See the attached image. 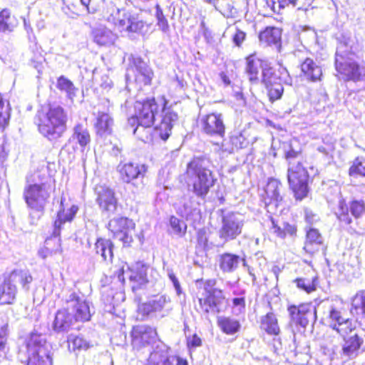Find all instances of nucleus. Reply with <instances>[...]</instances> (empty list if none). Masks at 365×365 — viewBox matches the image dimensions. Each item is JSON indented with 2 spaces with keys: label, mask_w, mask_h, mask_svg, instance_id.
<instances>
[{
  "label": "nucleus",
  "mask_w": 365,
  "mask_h": 365,
  "mask_svg": "<svg viewBox=\"0 0 365 365\" xmlns=\"http://www.w3.org/2000/svg\"><path fill=\"white\" fill-rule=\"evenodd\" d=\"M168 277H169L170 279L172 281V282L177 291V293L178 294H180L181 293V288H180V282H179L178 279H177L176 276L173 273H170L168 274Z\"/></svg>",
  "instance_id": "bf43d9fd"
},
{
  "label": "nucleus",
  "mask_w": 365,
  "mask_h": 365,
  "mask_svg": "<svg viewBox=\"0 0 365 365\" xmlns=\"http://www.w3.org/2000/svg\"><path fill=\"white\" fill-rule=\"evenodd\" d=\"M267 5L273 12L282 14L287 8L296 7L297 10L307 11L311 6V0H267Z\"/></svg>",
  "instance_id": "c85d7f7f"
},
{
  "label": "nucleus",
  "mask_w": 365,
  "mask_h": 365,
  "mask_svg": "<svg viewBox=\"0 0 365 365\" xmlns=\"http://www.w3.org/2000/svg\"><path fill=\"white\" fill-rule=\"evenodd\" d=\"M240 257L238 255L223 253L220 256L219 266L225 272H232L238 265Z\"/></svg>",
  "instance_id": "49530a36"
},
{
  "label": "nucleus",
  "mask_w": 365,
  "mask_h": 365,
  "mask_svg": "<svg viewBox=\"0 0 365 365\" xmlns=\"http://www.w3.org/2000/svg\"><path fill=\"white\" fill-rule=\"evenodd\" d=\"M272 222V232L278 238L286 239L295 237L297 234V226L295 223L285 221L282 224L273 217L270 218Z\"/></svg>",
  "instance_id": "f704fd0d"
},
{
  "label": "nucleus",
  "mask_w": 365,
  "mask_h": 365,
  "mask_svg": "<svg viewBox=\"0 0 365 365\" xmlns=\"http://www.w3.org/2000/svg\"><path fill=\"white\" fill-rule=\"evenodd\" d=\"M177 360L178 365H187V361L185 359L178 357Z\"/></svg>",
  "instance_id": "774afa93"
},
{
  "label": "nucleus",
  "mask_w": 365,
  "mask_h": 365,
  "mask_svg": "<svg viewBox=\"0 0 365 365\" xmlns=\"http://www.w3.org/2000/svg\"><path fill=\"white\" fill-rule=\"evenodd\" d=\"M93 41L100 46H106L114 43L115 36L113 31L106 28H97L93 30Z\"/></svg>",
  "instance_id": "79ce46f5"
},
{
  "label": "nucleus",
  "mask_w": 365,
  "mask_h": 365,
  "mask_svg": "<svg viewBox=\"0 0 365 365\" xmlns=\"http://www.w3.org/2000/svg\"><path fill=\"white\" fill-rule=\"evenodd\" d=\"M245 61V74L250 84H262L271 103L281 99L284 93V85L292 83L288 70L282 65L278 68L269 66L256 51L247 55Z\"/></svg>",
  "instance_id": "f257e3e1"
},
{
  "label": "nucleus",
  "mask_w": 365,
  "mask_h": 365,
  "mask_svg": "<svg viewBox=\"0 0 365 365\" xmlns=\"http://www.w3.org/2000/svg\"><path fill=\"white\" fill-rule=\"evenodd\" d=\"M26 365H53V354L42 334L32 332L26 340Z\"/></svg>",
  "instance_id": "1a4fd4ad"
},
{
  "label": "nucleus",
  "mask_w": 365,
  "mask_h": 365,
  "mask_svg": "<svg viewBox=\"0 0 365 365\" xmlns=\"http://www.w3.org/2000/svg\"><path fill=\"white\" fill-rule=\"evenodd\" d=\"M95 251L104 261H111L113 258V242L110 239L98 237L95 242Z\"/></svg>",
  "instance_id": "58836bf2"
},
{
  "label": "nucleus",
  "mask_w": 365,
  "mask_h": 365,
  "mask_svg": "<svg viewBox=\"0 0 365 365\" xmlns=\"http://www.w3.org/2000/svg\"><path fill=\"white\" fill-rule=\"evenodd\" d=\"M8 335L7 327L6 326L0 327V356L6 352Z\"/></svg>",
  "instance_id": "6e6d98bb"
},
{
  "label": "nucleus",
  "mask_w": 365,
  "mask_h": 365,
  "mask_svg": "<svg viewBox=\"0 0 365 365\" xmlns=\"http://www.w3.org/2000/svg\"><path fill=\"white\" fill-rule=\"evenodd\" d=\"M179 182L195 197L205 199L217 182L211 160L205 155L193 156L186 164Z\"/></svg>",
  "instance_id": "f03ea898"
},
{
  "label": "nucleus",
  "mask_w": 365,
  "mask_h": 365,
  "mask_svg": "<svg viewBox=\"0 0 365 365\" xmlns=\"http://www.w3.org/2000/svg\"><path fill=\"white\" fill-rule=\"evenodd\" d=\"M220 76L222 81L226 85H229L230 83V78H229V77L227 76V75L225 73H224V72L220 73Z\"/></svg>",
  "instance_id": "69168bd1"
},
{
  "label": "nucleus",
  "mask_w": 365,
  "mask_h": 365,
  "mask_svg": "<svg viewBox=\"0 0 365 365\" xmlns=\"http://www.w3.org/2000/svg\"><path fill=\"white\" fill-rule=\"evenodd\" d=\"M348 174L353 178H365V158L357 156L350 165Z\"/></svg>",
  "instance_id": "09e8293b"
},
{
  "label": "nucleus",
  "mask_w": 365,
  "mask_h": 365,
  "mask_svg": "<svg viewBox=\"0 0 365 365\" xmlns=\"http://www.w3.org/2000/svg\"><path fill=\"white\" fill-rule=\"evenodd\" d=\"M165 304V296L161 294L154 295L147 302L138 304L137 313L141 317L142 319H145L151 315L162 312Z\"/></svg>",
  "instance_id": "4be33fe9"
},
{
  "label": "nucleus",
  "mask_w": 365,
  "mask_h": 365,
  "mask_svg": "<svg viewBox=\"0 0 365 365\" xmlns=\"http://www.w3.org/2000/svg\"><path fill=\"white\" fill-rule=\"evenodd\" d=\"M96 201L102 212L115 213L118 207V201L113 188L106 184H98L94 188Z\"/></svg>",
  "instance_id": "a211bd4d"
},
{
  "label": "nucleus",
  "mask_w": 365,
  "mask_h": 365,
  "mask_svg": "<svg viewBox=\"0 0 365 365\" xmlns=\"http://www.w3.org/2000/svg\"><path fill=\"white\" fill-rule=\"evenodd\" d=\"M287 168V182L290 190L297 201H302L308 196L309 184L312 181L309 172L304 166L307 158L302 149L296 150L290 148L284 153Z\"/></svg>",
  "instance_id": "20e7f679"
},
{
  "label": "nucleus",
  "mask_w": 365,
  "mask_h": 365,
  "mask_svg": "<svg viewBox=\"0 0 365 365\" xmlns=\"http://www.w3.org/2000/svg\"><path fill=\"white\" fill-rule=\"evenodd\" d=\"M0 282V306L12 305L16 300L18 289L14 282L19 279L23 289H29L33 277L29 271L14 269L5 272Z\"/></svg>",
  "instance_id": "6e6552de"
},
{
  "label": "nucleus",
  "mask_w": 365,
  "mask_h": 365,
  "mask_svg": "<svg viewBox=\"0 0 365 365\" xmlns=\"http://www.w3.org/2000/svg\"><path fill=\"white\" fill-rule=\"evenodd\" d=\"M300 70L304 77L310 82H319L322 80V67L311 58H306L300 64Z\"/></svg>",
  "instance_id": "473e14b6"
},
{
  "label": "nucleus",
  "mask_w": 365,
  "mask_h": 365,
  "mask_svg": "<svg viewBox=\"0 0 365 365\" xmlns=\"http://www.w3.org/2000/svg\"><path fill=\"white\" fill-rule=\"evenodd\" d=\"M66 302L73 304V313L71 315L75 323H83L90 321L91 314L89 305L85 300L81 299L76 293H72Z\"/></svg>",
  "instance_id": "5701e85b"
},
{
  "label": "nucleus",
  "mask_w": 365,
  "mask_h": 365,
  "mask_svg": "<svg viewBox=\"0 0 365 365\" xmlns=\"http://www.w3.org/2000/svg\"><path fill=\"white\" fill-rule=\"evenodd\" d=\"M155 16L157 20V26L160 28V29L166 32L169 30V23L166 16L164 14V12L160 7L159 4H156L155 5Z\"/></svg>",
  "instance_id": "603ef678"
},
{
  "label": "nucleus",
  "mask_w": 365,
  "mask_h": 365,
  "mask_svg": "<svg viewBox=\"0 0 365 365\" xmlns=\"http://www.w3.org/2000/svg\"><path fill=\"white\" fill-rule=\"evenodd\" d=\"M162 101V114L160 122L153 127L152 131L150 128L133 129V134L138 139L144 142L150 143L155 140L166 141L172 134V130L175 123L178 118V115L168 106L169 101L165 96L160 97Z\"/></svg>",
  "instance_id": "0eeeda50"
},
{
  "label": "nucleus",
  "mask_w": 365,
  "mask_h": 365,
  "mask_svg": "<svg viewBox=\"0 0 365 365\" xmlns=\"http://www.w3.org/2000/svg\"><path fill=\"white\" fill-rule=\"evenodd\" d=\"M56 87L59 91L66 92L68 98L75 96L77 90L72 81L64 76H61L57 78Z\"/></svg>",
  "instance_id": "3c124183"
},
{
  "label": "nucleus",
  "mask_w": 365,
  "mask_h": 365,
  "mask_svg": "<svg viewBox=\"0 0 365 365\" xmlns=\"http://www.w3.org/2000/svg\"><path fill=\"white\" fill-rule=\"evenodd\" d=\"M314 214L312 212L306 211L305 220L307 222L311 224L313 222Z\"/></svg>",
  "instance_id": "0e129e2a"
},
{
  "label": "nucleus",
  "mask_w": 365,
  "mask_h": 365,
  "mask_svg": "<svg viewBox=\"0 0 365 365\" xmlns=\"http://www.w3.org/2000/svg\"><path fill=\"white\" fill-rule=\"evenodd\" d=\"M323 245V238L319 230L310 228L306 233L304 250L310 255L317 252Z\"/></svg>",
  "instance_id": "c9c22d12"
},
{
  "label": "nucleus",
  "mask_w": 365,
  "mask_h": 365,
  "mask_svg": "<svg viewBox=\"0 0 365 365\" xmlns=\"http://www.w3.org/2000/svg\"><path fill=\"white\" fill-rule=\"evenodd\" d=\"M282 29L274 26H268L259 31L258 34V40L260 45L264 47L280 48L282 44Z\"/></svg>",
  "instance_id": "393cba45"
},
{
  "label": "nucleus",
  "mask_w": 365,
  "mask_h": 365,
  "mask_svg": "<svg viewBox=\"0 0 365 365\" xmlns=\"http://www.w3.org/2000/svg\"><path fill=\"white\" fill-rule=\"evenodd\" d=\"M74 324V319L68 309H60L56 312L53 329L58 333L66 332L72 329Z\"/></svg>",
  "instance_id": "72a5a7b5"
},
{
  "label": "nucleus",
  "mask_w": 365,
  "mask_h": 365,
  "mask_svg": "<svg viewBox=\"0 0 365 365\" xmlns=\"http://www.w3.org/2000/svg\"><path fill=\"white\" fill-rule=\"evenodd\" d=\"M133 110L134 113L129 120L137 123L135 128H150L155 121V116L159 111V105L155 97L146 98L135 101Z\"/></svg>",
  "instance_id": "9d476101"
},
{
  "label": "nucleus",
  "mask_w": 365,
  "mask_h": 365,
  "mask_svg": "<svg viewBox=\"0 0 365 365\" xmlns=\"http://www.w3.org/2000/svg\"><path fill=\"white\" fill-rule=\"evenodd\" d=\"M304 274L303 277H297L293 282L297 289L310 294L317 291L319 287V275L312 267L307 268Z\"/></svg>",
  "instance_id": "bb28decb"
},
{
  "label": "nucleus",
  "mask_w": 365,
  "mask_h": 365,
  "mask_svg": "<svg viewBox=\"0 0 365 365\" xmlns=\"http://www.w3.org/2000/svg\"><path fill=\"white\" fill-rule=\"evenodd\" d=\"M67 342L68 350L74 352L85 351L92 346L90 341L81 335L71 336Z\"/></svg>",
  "instance_id": "c03bdc74"
},
{
  "label": "nucleus",
  "mask_w": 365,
  "mask_h": 365,
  "mask_svg": "<svg viewBox=\"0 0 365 365\" xmlns=\"http://www.w3.org/2000/svg\"><path fill=\"white\" fill-rule=\"evenodd\" d=\"M282 185L279 181L271 178L265 185L260 199L267 211L271 214L276 213L283 205L285 200L281 194Z\"/></svg>",
  "instance_id": "4468645a"
},
{
  "label": "nucleus",
  "mask_w": 365,
  "mask_h": 365,
  "mask_svg": "<svg viewBox=\"0 0 365 365\" xmlns=\"http://www.w3.org/2000/svg\"><path fill=\"white\" fill-rule=\"evenodd\" d=\"M344 312L343 308L331 306L328 314L331 328L341 336H346L355 329L352 319L344 317Z\"/></svg>",
  "instance_id": "aec40b11"
},
{
  "label": "nucleus",
  "mask_w": 365,
  "mask_h": 365,
  "mask_svg": "<svg viewBox=\"0 0 365 365\" xmlns=\"http://www.w3.org/2000/svg\"><path fill=\"white\" fill-rule=\"evenodd\" d=\"M73 138L76 140L77 143L83 150H84L91 141L88 130L80 123L74 126Z\"/></svg>",
  "instance_id": "a18cd8bd"
},
{
  "label": "nucleus",
  "mask_w": 365,
  "mask_h": 365,
  "mask_svg": "<svg viewBox=\"0 0 365 365\" xmlns=\"http://www.w3.org/2000/svg\"><path fill=\"white\" fill-rule=\"evenodd\" d=\"M91 1V0H81V4L86 7V11L88 13H94L95 9L90 8Z\"/></svg>",
  "instance_id": "e2e57ef3"
},
{
  "label": "nucleus",
  "mask_w": 365,
  "mask_h": 365,
  "mask_svg": "<svg viewBox=\"0 0 365 365\" xmlns=\"http://www.w3.org/2000/svg\"><path fill=\"white\" fill-rule=\"evenodd\" d=\"M169 225L173 235L179 237H182L185 235L187 226L183 220L173 215L170 217Z\"/></svg>",
  "instance_id": "8fccbe9b"
},
{
  "label": "nucleus",
  "mask_w": 365,
  "mask_h": 365,
  "mask_svg": "<svg viewBox=\"0 0 365 365\" xmlns=\"http://www.w3.org/2000/svg\"><path fill=\"white\" fill-rule=\"evenodd\" d=\"M246 38V32L240 29L239 28L236 29V31L232 37L233 43L238 48H241L242 46V44L245 41Z\"/></svg>",
  "instance_id": "5fc2aeb1"
},
{
  "label": "nucleus",
  "mask_w": 365,
  "mask_h": 365,
  "mask_svg": "<svg viewBox=\"0 0 365 365\" xmlns=\"http://www.w3.org/2000/svg\"><path fill=\"white\" fill-rule=\"evenodd\" d=\"M136 83L143 86H150L154 77L152 68L141 58H134L131 65Z\"/></svg>",
  "instance_id": "a878e982"
},
{
  "label": "nucleus",
  "mask_w": 365,
  "mask_h": 365,
  "mask_svg": "<svg viewBox=\"0 0 365 365\" xmlns=\"http://www.w3.org/2000/svg\"><path fill=\"white\" fill-rule=\"evenodd\" d=\"M217 326L220 330L228 335H232L238 332L241 325L238 320L229 317H220L217 320Z\"/></svg>",
  "instance_id": "a19ab883"
},
{
  "label": "nucleus",
  "mask_w": 365,
  "mask_h": 365,
  "mask_svg": "<svg viewBox=\"0 0 365 365\" xmlns=\"http://www.w3.org/2000/svg\"><path fill=\"white\" fill-rule=\"evenodd\" d=\"M202 282L199 294L194 301L195 310L202 316L218 314L225 307L227 300L222 289L215 288V279L200 280Z\"/></svg>",
  "instance_id": "423d86ee"
},
{
  "label": "nucleus",
  "mask_w": 365,
  "mask_h": 365,
  "mask_svg": "<svg viewBox=\"0 0 365 365\" xmlns=\"http://www.w3.org/2000/svg\"><path fill=\"white\" fill-rule=\"evenodd\" d=\"M149 266L141 261H137L127 266L129 272V279L137 287H140L148 282V270Z\"/></svg>",
  "instance_id": "c756f323"
},
{
  "label": "nucleus",
  "mask_w": 365,
  "mask_h": 365,
  "mask_svg": "<svg viewBox=\"0 0 365 365\" xmlns=\"http://www.w3.org/2000/svg\"><path fill=\"white\" fill-rule=\"evenodd\" d=\"M128 264L126 262H122L119 265L116 266L115 270L113 274L110 276L112 279H116L120 284H124L125 279L124 277L125 269H127Z\"/></svg>",
  "instance_id": "864d4df0"
},
{
  "label": "nucleus",
  "mask_w": 365,
  "mask_h": 365,
  "mask_svg": "<svg viewBox=\"0 0 365 365\" xmlns=\"http://www.w3.org/2000/svg\"><path fill=\"white\" fill-rule=\"evenodd\" d=\"M35 124L40 134L53 146L58 145L59 140L67 128V115L60 106L48 103L38 110L35 116Z\"/></svg>",
  "instance_id": "7ed1b4c3"
},
{
  "label": "nucleus",
  "mask_w": 365,
  "mask_h": 365,
  "mask_svg": "<svg viewBox=\"0 0 365 365\" xmlns=\"http://www.w3.org/2000/svg\"><path fill=\"white\" fill-rule=\"evenodd\" d=\"M49 197L45 184H30L25 187L24 198L27 205L36 210H42Z\"/></svg>",
  "instance_id": "6ab92c4d"
},
{
  "label": "nucleus",
  "mask_w": 365,
  "mask_h": 365,
  "mask_svg": "<svg viewBox=\"0 0 365 365\" xmlns=\"http://www.w3.org/2000/svg\"><path fill=\"white\" fill-rule=\"evenodd\" d=\"M200 123L201 130L205 135L210 137L225 138L226 126L221 113H208L202 115Z\"/></svg>",
  "instance_id": "dca6fc26"
},
{
  "label": "nucleus",
  "mask_w": 365,
  "mask_h": 365,
  "mask_svg": "<svg viewBox=\"0 0 365 365\" xmlns=\"http://www.w3.org/2000/svg\"><path fill=\"white\" fill-rule=\"evenodd\" d=\"M242 225L232 216L222 218V225L219 232L221 239L226 241L235 239L242 232Z\"/></svg>",
  "instance_id": "7c9ffc66"
},
{
  "label": "nucleus",
  "mask_w": 365,
  "mask_h": 365,
  "mask_svg": "<svg viewBox=\"0 0 365 365\" xmlns=\"http://www.w3.org/2000/svg\"><path fill=\"white\" fill-rule=\"evenodd\" d=\"M106 227L113 237L118 238L123 247L132 246L136 236V225L132 219L123 216L113 217L108 221Z\"/></svg>",
  "instance_id": "f8f14e48"
},
{
  "label": "nucleus",
  "mask_w": 365,
  "mask_h": 365,
  "mask_svg": "<svg viewBox=\"0 0 365 365\" xmlns=\"http://www.w3.org/2000/svg\"><path fill=\"white\" fill-rule=\"evenodd\" d=\"M114 126L115 120L111 113L104 111L98 112L93 124L96 135L100 137L111 135Z\"/></svg>",
  "instance_id": "cd10ccee"
},
{
  "label": "nucleus",
  "mask_w": 365,
  "mask_h": 365,
  "mask_svg": "<svg viewBox=\"0 0 365 365\" xmlns=\"http://www.w3.org/2000/svg\"><path fill=\"white\" fill-rule=\"evenodd\" d=\"M162 361L163 365H173V361L170 359L169 357L165 358Z\"/></svg>",
  "instance_id": "338daca9"
},
{
  "label": "nucleus",
  "mask_w": 365,
  "mask_h": 365,
  "mask_svg": "<svg viewBox=\"0 0 365 365\" xmlns=\"http://www.w3.org/2000/svg\"><path fill=\"white\" fill-rule=\"evenodd\" d=\"M197 238L200 243H204L207 241L206 231L204 228L197 230Z\"/></svg>",
  "instance_id": "680f3d73"
},
{
  "label": "nucleus",
  "mask_w": 365,
  "mask_h": 365,
  "mask_svg": "<svg viewBox=\"0 0 365 365\" xmlns=\"http://www.w3.org/2000/svg\"><path fill=\"white\" fill-rule=\"evenodd\" d=\"M232 304L235 307H240L242 309L245 308V297H236L232 299Z\"/></svg>",
  "instance_id": "052dcab7"
},
{
  "label": "nucleus",
  "mask_w": 365,
  "mask_h": 365,
  "mask_svg": "<svg viewBox=\"0 0 365 365\" xmlns=\"http://www.w3.org/2000/svg\"><path fill=\"white\" fill-rule=\"evenodd\" d=\"M19 25L17 17L7 8L0 10V32H11Z\"/></svg>",
  "instance_id": "e433bc0d"
},
{
  "label": "nucleus",
  "mask_w": 365,
  "mask_h": 365,
  "mask_svg": "<svg viewBox=\"0 0 365 365\" xmlns=\"http://www.w3.org/2000/svg\"><path fill=\"white\" fill-rule=\"evenodd\" d=\"M201 338L197 334H194L187 339V346L188 348H195L201 346Z\"/></svg>",
  "instance_id": "4d7b16f0"
},
{
  "label": "nucleus",
  "mask_w": 365,
  "mask_h": 365,
  "mask_svg": "<svg viewBox=\"0 0 365 365\" xmlns=\"http://www.w3.org/2000/svg\"><path fill=\"white\" fill-rule=\"evenodd\" d=\"M351 312L365 319V289L358 291L351 298Z\"/></svg>",
  "instance_id": "37998d69"
},
{
  "label": "nucleus",
  "mask_w": 365,
  "mask_h": 365,
  "mask_svg": "<svg viewBox=\"0 0 365 365\" xmlns=\"http://www.w3.org/2000/svg\"><path fill=\"white\" fill-rule=\"evenodd\" d=\"M344 343L341 346V355L348 359L356 357L364 344V339L357 334L346 337L344 336Z\"/></svg>",
  "instance_id": "2f4dec72"
},
{
  "label": "nucleus",
  "mask_w": 365,
  "mask_h": 365,
  "mask_svg": "<svg viewBox=\"0 0 365 365\" xmlns=\"http://www.w3.org/2000/svg\"><path fill=\"white\" fill-rule=\"evenodd\" d=\"M64 197L61 199V207L57 212L56 217L53 222V235L59 237L63 225L66 222H71L78 212L79 207L77 205H72L68 209H66L63 202Z\"/></svg>",
  "instance_id": "b1692460"
},
{
  "label": "nucleus",
  "mask_w": 365,
  "mask_h": 365,
  "mask_svg": "<svg viewBox=\"0 0 365 365\" xmlns=\"http://www.w3.org/2000/svg\"><path fill=\"white\" fill-rule=\"evenodd\" d=\"M11 112L9 103L5 101L0 93V130L2 131L5 130L9 125Z\"/></svg>",
  "instance_id": "de8ad7c7"
},
{
  "label": "nucleus",
  "mask_w": 365,
  "mask_h": 365,
  "mask_svg": "<svg viewBox=\"0 0 365 365\" xmlns=\"http://www.w3.org/2000/svg\"><path fill=\"white\" fill-rule=\"evenodd\" d=\"M113 23L120 33L126 34L128 36L141 34L149 27V24L140 19L138 14L120 11L119 9L115 11Z\"/></svg>",
  "instance_id": "9b49d317"
},
{
  "label": "nucleus",
  "mask_w": 365,
  "mask_h": 365,
  "mask_svg": "<svg viewBox=\"0 0 365 365\" xmlns=\"http://www.w3.org/2000/svg\"><path fill=\"white\" fill-rule=\"evenodd\" d=\"M63 249L61 240L48 239L46 240L43 247L39 251V256L43 259L53 257L62 255Z\"/></svg>",
  "instance_id": "ea45409f"
},
{
  "label": "nucleus",
  "mask_w": 365,
  "mask_h": 365,
  "mask_svg": "<svg viewBox=\"0 0 365 365\" xmlns=\"http://www.w3.org/2000/svg\"><path fill=\"white\" fill-rule=\"evenodd\" d=\"M365 215V200L352 198L346 202L345 200L339 201L334 215L339 225L346 227L351 234L365 235V225L359 220Z\"/></svg>",
  "instance_id": "39448f33"
},
{
  "label": "nucleus",
  "mask_w": 365,
  "mask_h": 365,
  "mask_svg": "<svg viewBox=\"0 0 365 365\" xmlns=\"http://www.w3.org/2000/svg\"><path fill=\"white\" fill-rule=\"evenodd\" d=\"M148 168L145 164L135 162L120 163L118 165L120 178L126 183H130L138 178H143Z\"/></svg>",
  "instance_id": "412c9836"
},
{
  "label": "nucleus",
  "mask_w": 365,
  "mask_h": 365,
  "mask_svg": "<svg viewBox=\"0 0 365 365\" xmlns=\"http://www.w3.org/2000/svg\"><path fill=\"white\" fill-rule=\"evenodd\" d=\"M158 336L156 328L149 325H136L130 331L131 345L136 349L152 346L157 341Z\"/></svg>",
  "instance_id": "f3484780"
},
{
  "label": "nucleus",
  "mask_w": 365,
  "mask_h": 365,
  "mask_svg": "<svg viewBox=\"0 0 365 365\" xmlns=\"http://www.w3.org/2000/svg\"><path fill=\"white\" fill-rule=\"evenodd\" d=\"M335 68L346 81H360L365 78V68L356 61L344 55L336 54Z\"/></svg>",
  "instance_id": "2eb2a0df"
},
{
  "label": "nucleus",
  "mask_w": 365,
  "mask_h": 365,
  "mask_svg": "<svg viewBox=\"0 0 365 365\" xmlns=\"http://www.w3.org/2000/svg\"><path fill=\"white\" fill-rule=\"evenodd\" d=\"M260 329L270 336H276L279 334L278 319L274 312H268L261 317Z\"/></svg>",
  "instance_id": "4c0bfd02"
},
{
  "label": "nucleus",
  "mask_w": 365,
  "mask_h": 365,
  "mask_svg": "<svg viewBox=\"0 0 365 365\" xmlns=\"http://www.w3.org/2000/svg\"><path fill=\"white\" fill-rule=\"evenodd\" d=\"M8 157V152L6 150L4 141L0 140V165L6 160Z\"/></svg>",
  "instance_id": "13d9d810"
},
{
  "label": "nucleus",
  "mask_w": 365,
  "mask_h": 365,
  "mask_svg": "<svg viewBox=\"0 0 365 365\" xmlns=\"http://www.w3.org/2000/svg\"><path fill=\"white\" fill-rule=\"evenodd\" d=\"M289 324L296 327L305 329L311 322L317 319V308L311 302L290 304L287 307Z\"/></svg>",
  "instance_id": "ddd939ff"
}]
</instances>
